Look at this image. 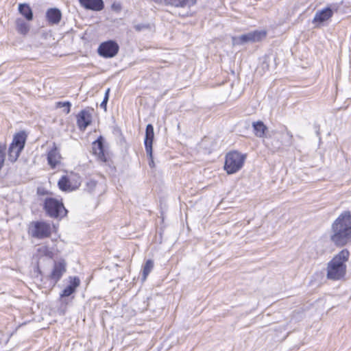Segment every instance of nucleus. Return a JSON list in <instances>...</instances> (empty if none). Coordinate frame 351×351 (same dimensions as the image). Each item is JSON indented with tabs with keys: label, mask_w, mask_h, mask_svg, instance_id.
Here are the masks:
<instances>
[{
	"label": "nucleus",
	"mask_w": 351,
	"mask_h": 351,
	"mask_svg": "<svg viewBox=\"0 0 351 351\" xmlns=\"http://www.w3.org/2000/svg\"><path fill=\"white\" fill-rule=\"evenodd\" d=\"M330 240L336 247H343L351 241V214L343 212L332 223Z\"/></svg>",
	"instance_id": "nucleus-1"
},
{
	"label": "nucleus",
	"mask_w": 351,
	"mask_h": 351,
	"mask_svg": "<svg viewBox=\"0 0 351 351\" xmlns=\"http://www.w3.org/2000/svg\"><path fill=\"white\" fill-rule=\"evenodd\" d=\"M349 256L348 250H342L328 263L326 278L328 280H339L344 278L347 268L346 263Z\"/></svg>",
	"instance_id": "nucleus-2"
},
{
	"label": "nucleus",
	"mask_w": 351,
	"mask_h": 351,
	"mask_svg": "<svg viewBox=\"0 0 351 351\" xmlns=\"http://www.w3.org/2000/svg\"><path fill=\"white\" fill-rule=\"evenodd\" d=\"M245 156L238 152H231L227 154L224 169L228 174H232L240 170L244 163Z\"/></svg>",
	"instance_id": "nucleus-3"
},
{
	"label": "nucleus",
	"mask_w": 351,
	"mask_h": 351,
	"mask_svg": "<svg viewBox=\"0 0 351 351\" xmlns=\"http://www.w3.org/2000/svg\"><path fill=\"white\" fill-rule=\"evenodd\" d=\"M44 208L47 214L52 218H62L67 213L62 202L52 197L45 199Z\"/></svg>",
	"instance_id": "nucleus-4"
},
{
	"label": "nucleus",
	"mask_w": 351,
	"mask_h": 351,
	"mask_svg": "<svg viewBox=\"0 0 351 351\" xmlns=\"http://www.w3.org/2000/svg\"><path fill=\"white\" fill-rule=\"evenodd\" d=\"M28 232L32 237L43 239L51 236V227L49 223L45 221H32L29 225Z\"/></svg>",
	"instance_id": "nucleus-5"
},
{
	"label": "nucleus",
	"mask_w": 351,
	"mask_h": 351,
	"mask_svg": "<svg viewBox=\"0 0 351 351\" xmlns=\"http://www.w3.org/2000/svg\"><path fill=\"white\" fill-rule=\"evenodd\" d=\"M267 32L264 30H255L246 34L232 38V45H241L248 42H258L265 38Z\"/></svg>",
	"instance_id": "nucleus-6"
},
{
	"label": "nucleus",
	"mask_w": 351,
	"mask_h": 351,
	"mask_svg": "<svg viewBox=\"0 0 351 351\" xmlns=\"http://www.w3.org/2000/svg\"><path fill=\"white\" fill-rule=\"evenodd\" d=\"M281 141L278 138L274 137L271 139V142H267L266 145L269 147L272 152L279 150L282 145L291 146L293 144V136L291 131L287 128H285V133L281 134Z\"/></svg>",
	"instance_id": "nucleus-7"
},
{
	"label": "nucleus",
	"mask_w": 351,
	"mask_h": 351,
	"mask_svg": "<svg viewBox=\"0 0 351 351\" xmlns=\"http://www.w3.org/2000/svg\"><path fill=\"white\" fill-rule=\"evenodd\" d=\"M119 49V47L115 41L108 40L99 46L98 53L102 57L112 58L117 54Z\"/></svg>",
	"instance_id": "nucleus-8"
},
{
	"label": "nucleus",
	"mask_w": 351,
	"mask_h": 351,
	"mask_svg": "<svg viewBox=\"0 0 351 351\" xmlns=\"http://www.w3.org/2000/svg\"><path fill=\"white\" fill-rule=\"evenodd\" d=\"M66 271V264L64 262L60 261L54 263L53 270L49 276V279L52 281L53 286L60 280Z\"/></svg>",
	"instance_id": "nucleus-9"
},
{
	"label": "nucleus",
	"mask_w": 351,
	"mask_h": 351,
	"mask_svg": "<svg viewBox=\"0 0 351 351\" xmlns=\"http://www.w3.org/2000/svg\"><path fill=\"white\" fill-rule=\"evenodd\" d=\"M92 116L89 110H82L77 116V124L80 130L84 131L91 123Z\"/></svg>",
	"instance_id": "nucleus-10"
},
{
	"label": "nucleus",
	"mask_w": 351,
	"mask_h": 351,
	"mask_svg": "<svg viewBox=\"0 0 351 351\" xmlns=\"http://www.w3.org/2000/svg\"><path fill=\"white\" fill-rule=\"evenodd\" d=\"M154 136V127L152 124H148L146 126L145 137V147L147 156L152 157V143Z\"/></svg>",
	"instance_id": "nucleus-11"
},
{
	"label": "nucleus",
	"mask_w": 351,
	"mask_h": 351,
	"mask_svg": "<svg viewBox=\"0 0 351 351\" xmlns=\"http://www.w3.org/2000/svg\"><path fill=\"white\" fill-rule=\"evenodd\" d=\"M80 5L87 10L100 11L104 7L103 0H79Z\"/></svg>",
	"instance_id": "nucleus-12"
},
{
	"label": "nucleus",
	"mask_w": 351,
	"mask_h": 351,
	"mask_svg": "<svg viewBox=\"0 0 351 351\" xmlns=\"http://www.w3.org/2000/svg\"><path fill=\"white\" fill-rule=\"evenodd\" d=\"M69 279L70 284L60 293L61 298L70 296L80 286V280L78 277H70Z\"/></svg>",
	"instance_id": "nucleus-13"
},
{
	"label": "nucleus",
	"mask_w": 351,
	"mask_h": 351,
	"mask_svg": "<svg viewBox=\"0 0 351 351\" xmlns=\"http://www.w3.org/2000/svg\"><path fill=\"white\" fill-rule=\"evenodd\" d=\"M46 18L50 25H58L62 19V13L58 8H49L46 12Z\"/></svg>",
	"instance_id": "nucleus-14"
},
{
	"label": "nucleus",
	"mask_w": 351,
	"mask_h": 351,
	"mask_svg": "<svg viewBox=\"0 0 351 351\" xmlns=\"http://www.w3.org/2000/svg\"><path fill=\"white\" fill-rule=\"evenodd\" d=\"M333 15V12L330 8H326L320 11H317L314 16L313 23H322L328 21Z\"/></svg>",
	"instance_id": "nucleus-15"
},
{
	"label": "nucleus",
	"mask_w": 351,
	"mask_h": 351,
	"mask_svg": "<svg viewBox=\"0 0 351 351\" xmlns=\"http://www.w3.org/2000/svg\"><path fill=\"white\" fill-rule=\"evenodd\" d=\"M61 156L55 143L53 148L48 152L47 161L51 168H55L60 162Z\"/></svg>",
	"instance_id": "nucleus-16"
},
{
	"label": "nucleus",
	"mask_w": 351,
	"mask_h": 351,
	"mask_svg": "<svg viewBox=\"0 0 351 351\" xmlns=\"http://www.w3.org/2000/svg\"><path fill=\"white\" fill-rule=\"evenodd\" d=\"M196 3L197 0H167L165 4L176 8H187L189 9Z\"/></svg>",
	"instance_id": "nucleus-17"
},
{
	"label": "nucleus",
	"mask_w": 351,
	"mask_h": 351,
	"mask_svg": "<svg viewBox=\"0 0 351 351\" xmlns=\"http://www.w3.org/2000/svg\"><path fill=\"white\" fill-rule=\"evenodd\" d=\"M27 136L25 133V132H21L17 134H16L14 136L13 140L12 143L10 144V146H14L15 147L19 148V149H23L25 141H26Z\"/></svg>",
	"instance_id": "nucleus-18"
},
{
	"label": "nucleus",
	"mask_w": 351,
	"mask_h": 351,
	"mask_svg": "<svg viewBox=\"0 0 351 351\" xmlns=\"http://www.w3.org/2000/svg\"><path fill=\"white\" fill-rule=\"evenodd\" d=\"M16 30L23 36H26L30 29L29 25L21 18H17L15 20Z\"/></svg>",
	"instance_id": "nucleus-19"
},
{
	"label": "nucleus",
	"mask_w": 351,
	"mask_h": 351,
	"mask_svg": "<svg viewBox=\"0 0 351 351\" xmlns=\"http://www.w3.org/2000/svg\"><path fill=\"white\" fill-rule=\"evenodd\" d=\"M252 127L255 135L259 138L263 137L265 134V132L267 130V126L261 121L253 122Z\"/></svg>",
	"instance_id": "nucleus-20"
},
{
	"label": "nucleus",
	"mask_w": 351,
	"mask_h": 351,
	"mask_svg": "<svg viewBox=\"0 0 351 351\" xmlns=\"http://www.w3.org/2000/svg\"><path fill=\"white\" fill-rule=\"evenodd\" d=\"M19 12L22 14L27 21H32L33 19V12L27 3H20L19 5Z\"/></svg>",
	"instance_id": "nucleus-21"
},
{
	"label": "nucleus",
	"mask_w": 351,
	"mask_h": 351,
	"mask_svg": "<svg viewBox=\"0 0 351 351\" xmlns=\"http://www.w3.org/2000/svg\"><path fill=\"white\" fill-rule=\"evenodd\" d=\"M93 150L95 154L97 155L101 159L104 158V145L102 138H98L93 143Z\"/></svg>",
	"instance_id": "nucleus-22"
},
{
	"label": "nucleus",
	"mask_w": 351,
	"mask_h": 351,
	"mask_svg": "<svg viewBox=\"0 0 351 351\" xmlns=\"http://www.w3.org/2000/svg\"><path fill=\"white\" fill-rule=\"evenodd\" d=\"M23 149H19L18 147L10 146L8 149V158L11 162H14L17 160Z\"/></svg>",
	"instance_id": "nucleus-23"
},
{
	"label": "nucleus",
	"mask_w": 351,
	"mask_h": 351,
	"mask_svg": "<svg viewBox=\"0 0 351 351\" xmlns=\"http://www.w3.org/2000/svg\"><path fill=\"white\" fill-rule=\"evenodd\" d=\"M59 189L62 191H67L71 189L70 180L66 176H63L58 182Z\"/></svg>",
	"instance_id": "nucleus-24"
},
{
	"label": "nucleus",
	"mask_w": 351,
	"mask_h": 351,
	"mask_svg": "<svg viewBox=\"0 0 351 351\" xmlns=\"http://www.w3.org/2000/svg\"><path fill=\"white\" fill-rule=\"evenodd\" d=\"M38 255L40 256H46L48 258H52L53 253L47 245H40L37 248Z\"/></svg>",
	"instance_id": "nucleus-25"
},
{
	"label": "nucleus",
	"mask_w": 351,
	"mask_h": 351,
	"mask_svg": "<svg viewBox=\"0 0 351 351\" xmlns=\"http://www.w3.org/2000/svg\"><path fill=\"white\" fill-rule=\"evenodd\" d=\"M154 267V262L152 260H147L143 269V280H145Z\"/></svg>",
	"instance_id": "nucleus-26"
},
{
	"label": "nucleus",
	"mask_w": 351,
	"mask_h": 351,
	"mask_svg": "<svg viewBox=\"0 0 351 351\" xmlns=\"http://www.w3.org/2000/svg\"><path fill=\"white\" fill-rule=\"evenodd\" d=\"M56 107L58 108H63L64 112L68 114L71 111V104L70 101H58L56 104Z\"/></svg>",
	"instance_id": "nucleus-27"
},
{
	"label": "nucleus",
	"mask_w": 351,
	"mask_h": 351,
	"mask_svg": "<svg viewBox=\"0 0 351 351\" xmlns=\"http://www.w3.org/2000/svg\"><path fill=\"white\" fill-rule=\"evenodd\" d=\"M134 29L138 32L151 31L152 26L149 23H141L136 24L134 26Z\"/></svg>",
	"instance_id": "nucleus-28"
},
{
	"label": "nucleus",
	"mask_w": 351,
	"mask_h": 351,
	"mask_svg": "<svg viewBox=\"0 0 351 351\" xmlns=\"http://www.w3.org/2000/svg\"><path fill=\"white\" fill-rule=\"evenodd\" d=\"M6 145L4 143H0V170L4 165L5 159Z\"/></svg>",
	"instance_id": "nucleus-29"
},
{
	"label": "nucleus",
	"mask_w": 351,
	"mask_h": 351,
	"mask_svg": "<svg viewBox=\"0 0 351 351\" xmlns=\"http://www.w3.org/2000/svg\"><path fill=\"white\" fill-rule=\"evenodd\" d=\"M179 16H182V17H185V16H189L191 15V13H190V11H186V12L184 13H178Z\"/></svg>",
	"instance_id": "nucleus-30"
},
{
	"label": "nucleus",
	"mask_w": 351,
	"mask_h": 351,
	"mask_svg": "<svg viewBox=\"0 0 351 351\" xmlns=\"http://www.w3.org/2000/svg\"><path fill=\"white\" fill-rule=\"evenodd\" d=\"M149 159H150V161L149 162V165L151 167H154V160H153V156L152 155V157L149 156Z\"/></svg>",
	"instance_id": "nucleus-31"
},
{
	"label": "nucleus",
	"mask_w": 351,
	"mask_h": 351,
	"mask_svg": "<svg viewBox=\"0 0 351 351\" xmlns=\"http://www.w3.org/2000/svg\"><path fill=\"white\" fill-rule=\"evenodd\" d=\"M106 104H107V103H105V102L103 101L101 102V104H100V106H101V108H104V109H106Z\"/></svg>",
	"instance_id": "nucleus-32"
},
{
	"label": "nucleus",
	"mask_w": 351,
	"mask_h": 351,
	"mask_svg": "<svg viewBox=\"0 0 351 351\" xmlns=\"http://www.w3.org/2000/svg\"><path fill=\"white\" fill-rule=\"evenodd\" d=\"M110 88H108L105 93V96H108L109 97Z\"/></svg>",
	"instance_id": "nucleus-33"
},
{
	"label": "nucleus",
	"mask_w": 351,
	"mask_h": 351,
	"mask_svg": "<svg viewBox=\"0 0 351 351\" xmlns=\"http://www.w3.org/2000/svg\"><path fill=\"white\" fill-rule=\"evenodd\" d=\"M110 88H108L105 93V96H108L109 97Z\"/></svg>",
	"instance_id": "nucleus-34"
},
{
	"label": "nucleus",
	"mask_w": 351,
	"mask_h": 351,
	"mask_svg": "<svg viewBox=\"0 0 351 351\" xmlns=\"http://www.w3.org/2000/svg\"><path fill=\"white\" fill-rule=\"evenodd\" d=\"M108 98H109V97H108V96H104V100H103V101H104L105 103H107V102H108Z\"/></svg>",
	"instance_id": "nucleus-35"
}]
</instances>
